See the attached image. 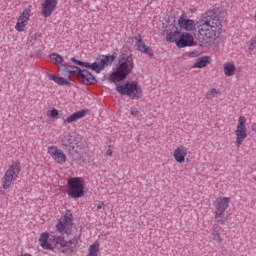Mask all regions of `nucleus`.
Returning a JSON list of instances; mask_svg holds the SVG:
<instances>
[{
	"label": "nucleus",
	"instance_id": "473e14b6",
	"mask_svg": "<svg viewBox=\"0 0 256 256\" xmlns=\"http://www.w3.org/2000/svg\"><path fill=\"white\" fill-rule=\"evenodd\" d=\"M76 149L78 151H83L84 149H87V141L81 139L80 141L76 142Z\"/></svg>",
	"mask_w": 256,
	"mask_h": 256
},
{
	"label": "nucleus",
	"instance_id": "2eb2a0df",
	"mask_svg": "<svg viewBox=\"0 0 256 256\" xmlns=\"http://www.w3.org/2000/svg\"><path fill=\"white\" fill-rule=\"evenodd\" d=\"M195 44V38L193 34L188 32H182L180 34V39L177 41L178 49H185V47H193Z\"/></svg>",
	"mask_w": 256,
	"mask_h": 256
},
{
	"label": "nucleus",
	"instance_id": "cd10ccee",
	"mask_svg": "<svg viewBox=\"0 0 256 256\" xmlns=\"http://www.w3.org/2000/svg\"><path fill=\"white\" fill-rule=\"evenodd\" d=\"M221 95H223L221 90H219L217 88H210L206 92V99H215V97H221Z\"/></svg>",
	"mask_w": 256,
	"mask_h": 256
},
{
	"label": "nucleus",
	"instance_id": "20e7f679",
	"mask_svg": "<svg viewBox=\"0 0 256 256\" xmlns=\"http://www.w3.org/2000/svg\"><path fill=\"white\" fill-rule=\"evenodd\" d=\"M116 91L120 95H127L130 99H141L143 97V88L138 81H129L122 85L116 86Z\"/></svg>",
	"mask_w": 256,
	"mask_h": 256
},
{
	"label": "nucleus",
	"instance_id": "a211bd4d",
	"mask_svg": "<svg viewBox=\"0 0 256 256\" xmlns=\"http://www.w3.org/2000/svg\"><path fill=\"white\" fill-rule=\"evenodd\" d=\"M54 238L55 236H53L52 238L49 236V232L42 233L38 240L40 247H42V249H45L46 251H53L55 247L51 243H53Z\"/></svg>",
	"mask_w": 256,
	"mask_h": 256
},
{
	"label": "nucleus",
	"instance_id": "412c9836",
	"mask_svg": "<svg viewBox=\"0 0 256 256\" xmlns=\"http://www.w3.org/2000/svg\"><path fill=\"white\" fill-rule=\"evenodd\" d=\"M135 39V47L137 49V51H139L140 53H145V55H150L151 57H153V54H151V52H149V46L145 45V42L143 41V37H141L140 34L136 35L134 37Z\"/></svg>",
	"mask_w": 256,
	"mask_h": 256
},
{
	"label": "nucleus",
	"instance_id": "393cba45",
	"mask_svg": "<svg viewBox=\"0 0 256 256\" xmlns=\"http://www.w3.org/2000/svg\"><path fill=\"white\" fill-rule=\"evenodd\" d=\"M49 79L51 81H54V83H57V85H64L66 87H69L71 83L69 82L70 80L66 77H61L59 75H50Z\"/></svg>",
	"mask_w": 256,
	"mask_h": 256
},
{
	"label": "nucleus",
	"instance_id": "7c9ffc66",
	"mask_svg": "<svg viewBox=\"0 0 256 256\" xmlns=\"http://www.w3.org/2000/svg\"><path fill=\"white\" fill-rule=\"evenodd\" d=\"M212 239L217 243H223V238L221 237V233H219V230L214 229L212 231Z\"/></svg>",
	"mask_w": 256,
	"mask_h": 256
},
{
	"label": "nucleus",
	"instance_id": "0eeeda50",
	"mask_svg": "<svg viewBox=\"0 0 256 256\" xmlns=\"http://www.w3.org/2000/svg\"><path fill=\"white\" fill-rule=\"evenodd\" d=\"M215 207L214 218L217 220V223L220 225H225V211L229 209V205H231V197L222 196L216 198L213 202Z\"/></svg>",
	"mask_w": 256,
	"mask_h": 256
},
{
	"label": "nucleus",
	"instance_id": "e433bc0d",
	"mask_svg": "<svg viewBox=\"0 0 256 256\" xmlns=\"http://www.w3.org/2000/svg\"><path fill=\"white\" fill-rule=\"evenodd\" d=\"M252 131H254V133H256V124L252 125Z\"/></svg>",
	"mask_w": 256,
	"mask_h": 256
},
{
	"label": "nucleus",
	"instance_id": "9b49d317",
	"mask_svg": "<svg viewBox=\"0 0 256 256\" xmlns=\"http://www.w3.org/2000/svg\"><path fill=\"white\" fill-rule=\"evenodd\" d=\"M32 11H33V6H28L19 15L16 25H15V29L18 31V33H23V31H25V28L27 27V24L29 23V19H31Z\"/></svg>",
	"mask_w": 256,
	"mask_h": 256
},
{
	"label": "nucleus",
	"instance_id": "c756f323",
	"mask_svg": "<svg viewBox=\"0 0 256 256\" xmlns=\"http://www.w3.org/2000/svg\"><path fill=\"white\" fill-rule=\"evenodd\" d=\"M46 115L48 119H59V110L56 108H52L50 110H47Z\"/></svg>",
	"mask_w": 256,
	"mask_h": 256
},
{
	"label": "nucleus",
	"instance_id": "72a5a7b5",
	"mask_svg": "<svg viewBox=\"0 0 256 256\" xmlns=\"http://www.w3.org/2000/svg\"><path fill=\"white\" fill-rule=\"evenodd\" d=\"M130 113L134 117H137V115H139V110L137 108H131V112Z\"/></svg>",
	"mask_w": 256,
	"mask_h": 256
},
{
	"label": "nucleus",
	"instance_id": "f03ea898",
	"mask_svg": "<svg viewBox=\"0 0 256 256\" xmlns=\"http://www.w3.org/2000/svg\"><path fill=\"white\" fill-rule=\"evenodd\" d=\"M133 67H135L133 56L130 54H122L116 69H113L110 72L108 81L115 84L121 83V81H125L127 76L133 73Z\"/></svg>",
	"mask_w": 256,
	"mask_h": 256
},
{
	"label": "nucleus",
	"instance_id": "aec40b11",
	"mask_svg": "<svg viewBox=\"0 0 256 256\" xmlns=\"http://www.w3.org/2000/svg\"><path fill=\"white\" fill-rule=\"evenodd\" d=\"M79 81H82L84 85H93L97 83V79H95V76L91 74L88 70H80V75H78Z\"/></svg>",
	"mask_w": 256,
	"mask_h": 256
},
{
	"label": "nucleus",
	"instance_id": "4468645a",
	"mask_svg": "<svg viewBox=\"0 0 256 256\" xmlns=\"http://www.w3.org/2000/svg\"><path fill=\"white\" fill-rule=\"evenodd\" d=\"M187 155H189V148L187 146L180 144L176 146L172 152V157L176 163L183 165L187 159Z\"/></svg>",
	"mask_w": 256,
	"mask_h": 256
},
{
	"label": "nucleus",
	"instance_id": "4be33fe9",
	"mask_svg": "<svg viewBox=\"0 0 256 256\" xmlns=\"http://www.w3.org/2000/svg\"><path fill=\"white\" fill-rule=\"evenodd\" d=\"M222 67L225 77H233L237 73V65L233 60L225 62Z\"/></svg>",
	"mask_w": 256,
	"mask_h": 256
},
{
	"label": "nucleus",
	"instance_id": "423d86ee",
	"mask_svg": "<svg viewBox=\"0 0 256 256\" xmlns=\"http://www.w3.org/2000/svg\"><path fill=\"white\" fill-rule=\"evenodd\" d=\"M21 173V162L14 161L6 170L4 176L2 177V189H9L13 185V181L19 179Z\"/></svg>",
	"mask_w": 256,
	"mask_h": 256
},
{
	"label": "nucleus",
	"instance_id": "6e6552de",
	"mask_svg": "<svg viewBox=\"0 0 256 256\" xmlns=\"http://www.w3.org/2000/svg\"><path fill=\"white\" fill-rule=\"evenodd\" d=\"M249 137L247 133V118L245 116L238 117L235 129V146L241 147L245 143V139Z\"/></svg>",
	"mask_w": 256,
	"mask_h": 256
},
{
	"label": "nucleus",
	"instance_id": "dca6fc26",
	"mask_svg": "<svg viewBox=\"0 0 256 256\" xmlns=\"http://www.w3.org/2000/svg\"><path fill=\"white\" fill-rule=\"evenodd\" d=\"M57 0H44L41 4V15L42 17H51L55 9H57Z\"/></svg>",
	"mask_w": 256,
	"mask_h": 256
},
{
	"label": "nucleus",
	"instance_id": "7ed1b4c3",
	"mask_svg": "<svg viewBox=\"0 0 256 256\" xmlns=\"http://www.w3.org/2000/svg\"><path fill=\"white\" fill-rule=\"evenodd\" d=\"M66 193L71 199H81L85 197V178L71 177L67 181Z\"/></svg>",
	"mask_w": 256,
	"mask_h": 256
},
{
	"label": "nucleus",
	"instance_id": "2f4dec72",
	"mask_svg": "<svg viewBox=\"0 0 256 256\" xmlns=\"http://www.w3.org/2000/svg\"><path fill=\"white\" fill-rule=\"evenodd\" d=\"M256 49V36H253L249 41H248V51L249 53L253 52V50Z\"/></svg>",
	"mask_w": 256,
	"mask_h": 256
},
{
	"label": "nucleus",
	"instance_id": "b1692460",
	"mask_svg": "<svg viewBox=\"0 0 256 256\" xmlns=\"http://www.w3.org/2000/svg\"><path fill=\"white\" fill-rule=\"evenodd\" d=\"M211 63V57L204 56L201 58H198L196 62L193 64V69H203L206 65H209Z\"/></svg>",
	"mask_w": 256,
	"mask_h": 256
},
{
	"label": "nucleus",
	"instance_id": "a878e982",
	"mask_svg": "<svg viewBox=\"0 0 256 256\" xmlns=\"http://www.w3.org/2000/svg\"><path fill=\"white\" fill-rule=\"evenodd\" d=\"M61 145L64 147H71L73 145V136L70 135L69 133H64L60 137Z\"/></svg>",
	"mask_w": 256,
	"mask_h": 256
},
{
	"label": "nucleus",
	"instance_id": "bb28decb",
	"mask_svg": "<svg viewBox=\"0 0 256 256\" xmlns=\"http://www.w3.org/2000/svg\"><path fill=\"white\" fill-rule=\"evenodd\" d=\"M99 247V241H95L93 244L89 246L87 256H99Z\"/></svg>",
	"mask_w": 256,
	"mask_h": 256
},
{
	"label": "nucleus",
	"instance_id": "c9c22d12",
	"mask_svg": "<svg viewBox=\"0 0 256 256\" xmlns=\"http://www.w3.org/2000/svg\"><path fill=\"white\" fill-rule=\"evenodd\" d=\"M105 207V203L104 202H99V204L97 205V209L101 210Z\"/></svg>",
	"mask_w": 256,
	"mask_h": 256
},
{
	"label": "nucleus",
	"instance_id": "4c0bfd02",
	"mask_svg": "<svg viewBox=\"0 0 256 256\" xmlns=\"http://www.w3.org/2000/svg\"><path fill=\"white\" fill-rule=\"evenodd\" d=\"M83 0H74V3H81Z\"/></svg>",
	"mask_w": 256,
	"mask_h": 256
},
{
	"label": "nucleus",
	"instance_id": "f8f14e48",
	"mask_svg": "<svg viewBox=\"0 0 256 256\" xmlns=\"http://www.w3.org/2000/svg\"><path fill=\"white\" fill-rule=\"evenodd\" d=\"M48 155H50L51 159H53V161L58 165H65V163H67V154H65L59 146H49Z\"/></svg>",
	"mask_w": 256,
	"mask_h": 256
},
{
	"label": "nucleus",
	"instance_id": "39448f33",
	"mask_svg": "<svg viewBox=\"0 0 256 256\" xmlns=\"http://www.w3.org/2000/svg\"><path fill=\"white\" fill-rule=\"evenodd\" d=\"M71 61L76 63V65H80V67H85L86 69H90L91 71H95V73H101L105 69V67H109L113 61H115V56L114 55H107L104 56L99 62H83L79 61L75 58H72Z\"/></svg>",
	"mask_w": 256,
	"mask_h": 256
},
{
	"label": "nucleus",
	"instance_id": "ddd939ff",
	"mask_svg": "<svg viewBox=\"0 0 256 256\" xmlns=\"http://www.w3.org/2000/svg\"><path fill=\"white\" fill-rule=\"evenodd\" d=\"M60 71H61V74L64 77H67L69 81H75V79H78L80 75L81 68L77 66L61 64Z\"/></svg>",
	"mask_w": 256,
	"mask_h": 256
},
{
	"label": "nucleus",
	"instance_id": "5701e85b",
	"mask_svg": "<svg viewBox=\"0 0 256 256\" xmlns=\"http://www.w3.org/2000/svg\"><path fill=\"white\" fill-rule=\"evenodd\" d=\"M181 31L180 30H175V31H171L166 35V41L168 43H175L176 47H177V41H179V39H181Z\"/></svg>",
	"mask_w": 256,
	"mask_h": 256
},
{
	"label": "nucleus",
	"instance_id": "f704fd0d",
	"mask_svg": "<svg viewBox=\"0 0 256 256\" xmlns=\"http://www.w3.org/2000/svg\"><path fill=\"white\" fill-rule=\"evenodd\" d=\"M107 157H112L113 156V150H111V146H109L108 150L106 151Z\"/></svg>",
	"mask_w": 256,
	"mask_h": 256
},
{
	"label": "nucleus",
	"instance_id": "c85d7f7f",
	"mask_svg": "<svg viewBox=\"0 0 256 256\" xmlns=\"http://www.w3.org/2000/svg\"><path fill=\"white\" fill-rule=\"evenodd\" d=\"M49 59L54 63V65H61V63H63V57L57 53L50 54Z\"/></svg>",
	"mask_w": 256,
	"mask_h": 256
},
{
	"label": "nucleus",
	"instance_id": "f257e3e1",
	"mask_svg": "<svg viewBox=\"0 0 256 256\" xmlns=\"http://www.w3.org/2000/svg\"><path fill=\"white\" fill-rule=\"evenodd\" d=\"M198 43L200 47L211 49L219 47L223 22L221 21V8L208 10L198 21Z\"/></svg>",
	"mask_w": 256,
	"mask_h": 256
},
{
	"label": "nucleus",
	"instance_id": "1a4fd4ad",
	"mask_svg": "<svg viewBox=\"0 0 256 256\" xmlns=\"http://www.w3.org/2000/svg\"><path fill=\"white\" fill-rule=\"evenodd\" d=\"M54 247H60L61 253L70 255L77 249L78 241L77 239H72L66 241L63 237H54L53 238Z\"/></svg>",
	"mask_w": 256,
	"mask_h": 256
},
{
	"label": "nucleus",
	"instance_id": "9d476101",
	"mask_svg": "<svg viewBox=\"0 0 256 256\" xmlns=\"http://www.w3.org/2000/svg\"><path fill=\"white\" fill-rule=\"evenodd\" d=\"M56 229L62 235H71L73 231V214L66 212L58 221Z\"/></svg>",
	"mask_w": 256,
	"mask_h": 256
},
{
	"label": "nucleus",
	"instance_id": "6ab92c4d",
	"mask_svg": "<svg viewBox=\"0 0 256 256\" xmlns=\"http://www.w3.org/2000/svg\"><path fill=\"white\" fill-rule=\"evenodd\" d=\"M89 113V110H79L72 114H70L66 119H64L63 123L64 125H71V123H75L76 121H79V119H83V117H86V115Z\"/></svg>",
	"mask_w": 256,
	"mask_h": 256
},
{
	"label": "nucleus",
	"instance_id": "f3484780",
	"mask_svg": "<svg viewBox=\"0 0 256 256\" xmlns=\"http://www.w3.org/2000/svg\"><path fill=\"white\" fill-rule=\"evenodd\" d=\"M178 25L180 29H183L184 31L193 32L196 29L195 20H191L187 18V15L182 14L178 19Z\"/></svg>",
	"mask_w": 256,
	"mask_h": 256
}]
</instances>
